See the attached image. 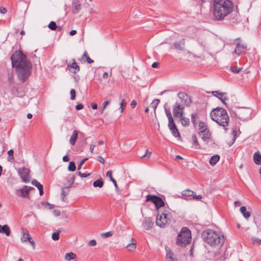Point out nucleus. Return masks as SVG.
<instances>
[{
  "label": "nucleus",
  "mask_w": 261,
  "mask_h": 261,
  "mask_svg": "<svg viewBox=\"0 0 261 261\" xmlns=\"http://www.w3.org/2000/svg\"><path fill=\"white\" fill-rule=\"evenodd\" d=\"M12 67L15 68L18 79L23 83L31 73L32 64L21 51H16L11 57Z\"/></svg>",
  "instance_id": "f257e3e1"
},
{
  "label": "nucleus",
  "mask_w": 261,
  "mask_h": 261,
  "mask_svg": "<svg viewBox=\"0 0 261 261\" xmlns=\"http://www.w3.org/2000/svg\"><path fill=\"white\" fill-rule=\"evenodd\" d=\"M233 10V3L230 0H214L212 7L213 19L216 21L225 19Z\"/></svg>",
  "instance_id": "f03ea898"
},
{
  "label": "nucleus",
  "mask_w": 261,
  "mask_h": 261,
  "mask_svg": "<svg viewBox=\"0 0 261 261\" xmlns=\"http://www.w3.org/2000/svg\"><path fill=\"white\" fill-rule=\"evenodd\" d=\"M202 237L206 243L213 247H221L224 244V236L220 233L207 229L202 233Z\"/></svg>",
  "instance_id": "7ed1b4c3"
},
{
  "label": "nucleus",
  "mask_w": 261,
  "mask_h": 261,
  "mask_svg": "<svg viewBox=\"0 0 261 261\" xmlns=\"http://www.w3.org/2000/svg\"><path fill=\"white\" fill-rule=\"evenodd\" d=\"M210 117L220 126L226 127L228 125L229 116L226 111L222 108L213 109L210 113Z\"/></svg>",
  "instance_id": "20e7f679"
},
{
  "label": "nucleus",
  "mask_w": 261,
  "mask_h": 261,
  "mask_svg": "<svg viewBox=\"0 0 261 261\" xmlns=\"http://www.w3.org/2000/svg\"><path fill=\"white\" fill-rule=\"evenodd\" d=\"M191 240V231L188 227H183L177 237L176 243L182 246L190 243Z\"/></svg>",
  "instance_id": "39448f33"
},
{
  "label": "nucleus",
  "mask_w": 261,
  "mask_h": 261,
  "mask_svg": "<svg viewBox=\"0 0 261 261\" xmlns=\"http://www.w3.org/2000/svg\"><path fill=\"white\" fill-rule=\"evenodd\" d=\"M165 112L168 120V126L172 135L175 138L180 137V133L174 121L171 111L169 109L165 108Z\"/></svg>",
  "instance_id": "423d86ee"
},
{
  "label": "nucleus",
  "mask_w": 261,
  "mask_h": 261,
  "mask_svg": "<svg viewBox=\"0 0 261 261\" xmlns=\"http://www.w3.org/2000/svg\"><path fill=\"white\" fill-rule=\"evenodd\" d=\"M240 39V38L235 39L234 44L236 45V47L233 51V53L237 54L238 56L245 54L246 50L247 49V45L245 43H241L238 42Z\"/></svg>",
  "instance_id": "0eeeda50"
},
{
  "label": "nucleus",
  "mask_w": 261,
  "mask_h": 261,
  "mask_svg": "<svg viewBox=\"0 0 261 261\" xmlns=\"http://www.w3.org/2000/svg\"><path fill=\"white\" fill-rule=\"evenodd\" d=\"M146 201H151L153 202L155 207L159 208L164 205V201L160 197L156 195H147L146 196Z\"/></svg>",
  "instance_id": "6e6552de"
},
{
  "label": "nucleus",
  "mask_w": 261,
  "mask_h": 261,
  "mask_svg": "<svg viewBox=\"0 0 261 261\" xmlns=\"http://www.w3.org/2000/svg\"><path fill=\"white\" fill-rule=\"evenodd\" d=\"M167 216V214H162L159 217L158 216L156 220V224L161 227H166L170 222V220Z\"/></svg>",
  "instance_id": "1a4fd4ad"
},
{
  "label": "nucleus",
  "mask_w": 261,
  "mask_h": 261,
  "mask_svg": "<svg viewBox=\"0 0 261 261\" xmlns=\"http://www.w3.org/2000/svg\"><path fill=\"white\" fill-rule=\"evenodd\" d=\"M251 111L248 109H241L239 110L236 116L241 120L247 119L250 115Z\"/></svg>",
  "instance_id": "9d476101"
},
{
  "label": "nucleus",
  "mask_w": 261,
  "mask_h": 261,
  "mask_svg": "<svg viewBox=\"0 0 261 261\" xmlns=\"http://www.w3.org/2000/svg\"><path fill=\"white\" fill-rule=\"evenodd\" d=\"M173 114L176 118L182 117L184 114V107L180 104L175 103L173 109Z\"/></svg>",
  "instance_id": "9b49d317"
},
{
  "label": "nucleus",
  "mask_w": 261,
  "mask_h": 261,
  "mask_svg": "<svg viewBox=\"0 0 261 261\" xmlns=\"http://www.w3.org/2000/svg\"><path fill=\"white\" fill-rule=\"evenodd\" d=\"M178 97L181 101L186 106H189L192 103L190 97L185 92H179L178 93Z\"/></svg>",
  "instance_id": "f8f14e48"
},
{
  "label": "nucleus",
  "mask_w": 261,
  "mask_h": 261,
  "mask_svg": "<svg viewBox=\"0 0 261 261\" xmlns=\"http://www.w3.org/2000/svg\"><path fill=\"white\" fill-rule=\"evenodd\" d=\"M18 174L21 179L25 182L29 181V170L25 168H19Z\"/></svg>",
  "instance_id": "ddd939ff"
},
{
  "label": "nucleus",
  "mask_w": 261,
  "mask_h": 261,
  "mask_svg": "<svg viewBox=\"0 0 261 261\" xmlns=\"http://www.w3.org/2000/svg\"><path fill=\"white\" fill-rule=\"evenodd\" d=\"M212 93L214 96L219 98L224 105H227L225 102V101L228 99V97L225 96L226 93L220 92L219 91H212Z\"/></svg>",
  "instance_id": "4468645a"
},
{
  "label": "nucleus",
  "mask_w": 261,
  "mask_h": 261,
  "mask_svg": "<svg viewBox=\"0 0 261 261\" xmlns=\"http://www.w3.org/2000/svg\"><path fill=\"white\" fill-rule=\"evenodd\" d=\"M31 189V187L24 186L22 189L16 190V194L21 197H28L29 192Z\"/></svg>",
  "instance_id": "2eb2a0df"
},
{
  "label": "nucleus",
  "mask_w": 261,
  "mask_h": 261,
  "mask_svg": "<svg viewBox=\"0 0 261 261\" xmlns=\"http://www.w3.org/2000/svg\"><path fill=\"white\" fill-rule=\"evenodd\" d=\"M165 250L166 258L167 261H178L175 255L168 246L165 247Z\"/></svg>",
  "instance_id": "dca6fc26"
},
{
  "label": "nucleus",
  "mask_w": 261,
  "mask_h": 261,
  "mask_svg": "<svg viewBox=\"0 0 261 261\" xmlns=\"http://www.w3.org/2000/svg\"><path fill=\"white\" fill-rule=\"evenodd\" d=\"M182 195L186 197L192 196L193 199L197 200L201 199L202 198L201 195H196L195 192L189 189L183 191L182 192Z\"/></svg>",
  "instance_id": "f3484780"
},
{
  "label": "nucleus",
  "mask_w": 261,
  "mask_h": 261,
  "mask_svg": "<svg viewBox=\"0 0 261 261\" xmlns=\"http://www.w3.org/2000/svg\"><path fill=\"white\" fill-rule=\"evenodd\" d=\"M72 13L73 14L78 13L82 9V5L79 0H73L71 4Z\"/></svg>",
  "instance_id": "a211bd4d"
},
{
  "label": "nucleus",
  "mask_w": 261,
  "mask_h": 261,
  "mask_svg": "<svg viewBox=\"0 0 261 261\" xmlns=\"http://www.w3.org/2000/svg\"><path fill=\"white\" fill-rule=\"evenodd\" d=\"M67 68L73 73H76L80 71V66L77 65L74 59H72V63L67 65Z\"/></svg>",
  "instance_id": "6ab92c4d"
},
{
  "label": "nucleus",
  "mask_w": 261,
  "mask_h": 261,
  "mask_svg": "<svg viewBox=\"0 0 261 261\" xmlns=\"http://www.w3.org/2000/svg\"><path fill=\"white\" fill-rule=\"evenodd\" d=\"M153 226V222L150 218L146 217L144 218L142 223V226L146 230H149L151 229Z\"/></svg>",
  "instance_id": "aec40b11"
},
{
  "label": "nucleus",
  "mask_w": 261,
  "mask_h": 261,
  "mask_svg": "<svg viewBox=\"0 0 261 261\" xmlns=\"http://www.w3.org/2000/svg\"><path fill=\"white\" fill-rule=\"evenodd\" d=\"M174 48L179 50L180 51H184L185 50V39H181L180 41L175 42L173 44Z\"/></svg>",
  "instance_id": "412c9836"
},
{
  "label": "nucleus",
  "mask_w": 261,
  "mask_h": 261,
  "mask_svg": "<svg viewBox=\"0 0 261 261\" xmlns=\"http://www.w3.org/2000/svg\"><path fill=\"white\" fill-rule=\"evenodd\" d=\"M23 235L21 238V241L22 242H25L28 241L31 244H33V241L31 237L30 236L29 231L25 229L22 228Z\"/></svg>",
  "instance_id": "4be33fe9"
},
{
  "label": "nucleus",
  "mask_w": 261,
  "mask_h": 261,
  "mask_svg": "<svg viewBox=\"0 0 261 261\" xmlns=\"http://www.w3.org/2000/svg\"><path fill=\"white\" fill-rule=\"evenodd\" d=\"M199 135L205 142H208L210 140L211 134L208 129L201 130L199 133Z\"/></svg>",
  "instance_id": "5701e85b"
},
{
  "label": "nucleus",
  "mask_w": 261,
  "mask_h": 261,
  "mask_svg": "<svg viewBox=\"0 0 261 261\" xmlns=\"http://www.w3.org/2000/svg\"><path fill=\"white\" fill-rule=\"evenodd\" d=\"M78 137V132L76 130H74L72 135L69 139V143L71 145H74L75 144L76 141Z\"/></svg>",
  "instance_id": "b1692460"
},
{
  "label": "nucleus",
  "mask_w": 261,
  "mask_h": 261,
  "mask_svg": "<svg viewBox=\"0 0 261 261\" xmlns=\"http://www.w3.org/2000/svg\"><path fill=\"white\" fill-rule=\"evenodd\" d=\"M0 233H5L7 236H10V230L9 227L5 224L4 225H0Z\"/></svg>",
  "instance_id": "393cba45"
},
{
  "label": "nucleus",
  "mask_w": 261,
  "mask_h": 261,
  "mask_svg": "<svg viewBox=\"0 0 261 261\" xmlns=\"http://www.w3.org/2000/svg\"><path fill=\"white\" fill-rule=\"evenodd\" d=\"M126 248L129 251H133L136 248V240L133 238H131V243L126 245Z\"/></svg>",
  "instance_id": "a878e982"
},
{
  "label": "nucleus",
  "mask_w": 261,
  "mask_h": 261,
  "mask_svg": "<svg viewBox=\"0 0 261 261\" xmlns=\"http://www.w3.org/2000/svg\"><path fill=\"white\" fill-rule=\"evenodd\" d=\"M253 160L256 164L258 165H261V154L259 151L254 153Z\"/></svg>",
  "instance_id": "bb28decb"
},
{
  "label": "nucleus",
  "mask_w": 261,
  "mask_h": 261,
  "mask_svg": "<svg viewBox=\"0 0 261 261\" xmlns=\"http://www.w3.org/2000/svg\"><path fill=\"white\" fill-rule=\"evenodd\" d=\"M34 186L37 188L39 191V195H42L43 194V187L42 185H41L38 181L34 179Z\"/></svg>",
  "instance_id": "cd10ccee"
},
{
  "label": "nucleus",
  "mask_w": 261,
  "mask_h": 261,
  "mask_svg": "<svg viewBox=\"0 0 261 261\" xmlns=\"http://www.w3.org/2000/svg\"><path fill=\"white\" fill-rule=\"evenodd\" d=\"M240 211L246 219L249 218L251 216V213L246 211V207L245 206L240 207Z\"/></svg>",
  "instance_id": "c85d7f7f"
},
{
  "label": "nucleus",
  "mask_w": 261,
  "mask_h": 261,
  "mask_svg": "<svg viewBox=\"0 0 261 261\" xmlns=\"http://www.w3.org/2000/svg\"><path fill=\"white\" fill-rule=\"evenodd\" d=\"M199 117L196 113H194L191 114V121L195 127L197 124V121L199 120Z\"/></svg>",
  "instance_id": "c756f323"
},
{
  "label": "nucleus",
  "mask_w": 261,
  "mask_h": 261,
  "mask_svg": "<svg viewBox=\"0 0 261 261\" xmlns=\"http://www.w3.org/2000/svg\"><path fill=\"white\" fill-rule=\"evenodd\" d=\"M220 156L218 154L213 155L209 161L210 164L211 165H215L219 160Z\"/></svg>",
  "instance_id": "7c9ffc66"
},
{
  "label": "nucleus",
  "mask_w": 261,
  "mask_h": 261,
  "mask_svg": "<svg viewBox=\"0 0 261 261\" xmlns=\"http://www.w3.org/2000/svg\"><path fill=\"white\" fill-rule=\"evenodd\" d=\"M106 176L110 178V180L113 182L115 188L117 189L118 188V185L117 184L116 180L114 179L112 177V171L111 170L108 171L107 173Z\"/></svg>",
  "instance_id": "2f4dec72"
},
{
  "label": "nucleus",
  "mask_w": 261,
  "mask_h": 261,
  "mask_svg": "<svg viewBox=\"0 0 261 261\" xmlns=\"http://www.w3.org/2000/svg\"><path fill=\"white\" fill-rule=\"evenodd\" d=\"M180 121L184 126L187 127L190 124V120L188 118L186 117H180Z\"/></svg>",
  "instance_id": "473e14b6"
},
{
  "label": "nucleus",
  "mask_w": 261,
  "mask_h": 261,
  "mask_svg": "<svg viewBox=\"0 0 261 261\" xmlns=\"http://www.w3.org/2000/svg\"><path fill=\"white\" fill-rule=\"evenodd\" d=\"M86 58V61L87 62V63L90 64V63H92L94 62V61L91 59L88 56V53L86 51H85L84 52V53L83 54L82 57H81V60L82 61V60H83L84 58Z\"/></svg>",
  "instance_id": "72a5a7b5"
},
{
  "label": "nucleus",
  "mask_w": 261,
  "mask_h": 261,
  "mask_svg": "<svg viewBox=\"0 0 261 261\" xmlns=\"http://www.w3.org/2000/svg\"><path fill=\"white\" fill-rule=\"evenodd\" d=\"M93 185L94 187L101 188L103 185V181L102 178L98 179L93 182Z\"/></svg>",
  "instance_id": "f704fd0d"
},
{
  "label": "nucleus",
  "mask_w": 261,
  "mask_h": 261,
  "mask_svg": "<svg viewBox=\"0 0 261 261\" xmlns=\"http://www.w3.org/2000/svg\"><path fill=\"white\" fill-rule=\"evenodd\" d=\"M192 140H193V144L194 145H195V147H194V148L195 149H199L200 148V145H199L198 142V140H197V137L195 135H193L192 136Z\"/></svg>",
  "instance_id": "c9c22d12"
},
{
  "label": "nucleus",
  "mask_w": 261,
  "mask_h": 261,
  "mask_svg": "<svg viewBox=\"0 0 261 261\" xmlns=\"http://www.w3.org/2000/svg\"><path fill=\"white\" fill-rule=\"evenodd\" d=\"M75 257L76 255L72 252L67 253L65 255V259L68 261L73 259Z\"/></svg>",
  "instance_id": "e433bc0d"
},
{
  "label": "nucleus",
  "mask_w": 261,
  "mask_h": 261,
  "mask_svg": "<svg viewBox=\"0 0 261 261\" xmlns=\"http://www.w3.org/2000/svg\"><path fill=\"white\" fill-rule=\"evenodd\" d=\"M69 187H64L62 190V193L61 195L62 196V200L63 201H65L64 197L67 196L68 194L69 190H68Z\"/></svg>",
  "instance_id": "4c0bfd02"
},
{
  "label": "nucleus",
  "mask_w": 261,
  "mask_h": 261,
  "mask_svg": "<svg viewBox=\"0 0 261 261\" xmlns=\"http://www.w3.org/2000/svg\"><path fill=\"white\" fill-rule=\"evenodd\" d=\"M199 129L201 131L202 130L207 129V125L204 122L199 121Z\"/></svg>",
  "instance_id": "58836bf2"
},
{
  "label": "nucleus",
  "mask_w": 261,
  "mask_h": 261,
  "mask_svg": "<svg viewBox=\"0 0 261 261\" xmlns=\"http://www.w3.org/2000/svg\"><path fill=\"white\" fill-rule=\"evenodd\" d=\"M110 100H106L103 103L102 107L100 108V112L101 114L103 113V111L106 108V107L110 103Z\"/></svg>",
  "instance_id": "ea45409f"
},
{
  "label": "nucleus",
  "mask_w": 261,
  "mask_h": 261,
  "mask_svg": "<svg viewBox=\"0 0 261 261\" xmlns=\"http://www.w3.org/2000/svg\"><path fill=\"white\" fill-rule=\"evenodd\" d=\"M48 27L49 29H50L52 31H55L56 30L57 28V25L56 23L54 21H51L48 25Z\"/></svg>",
  "instance_id": "a19ab883"
},
{
  "label": "nucleus",
  "mask_w": 261,
  "mask_h": 261,
  "mask_svg": "<svg viewBox=\"0 0 261 261\" xmlns=\"http://www.w3.org/2000/svg\"><path fill=\"white\" fill-rule=\"evenodd\" d=\"M68 170L71 171H74L76 169V166L74 162L71 161L69 163L68 166Z\"/></svg>",
  "instance_id": "79ce46f5"
},
{
  "label": "nucleus",
  "mask_w": 261,
  "mask_h": 261,
  "mask_svg": "<svg viewBox=\"0 0 261 261\" xmlns=\"http://www.w3.org/2000/svg\"><path fill=\"white\" fill-rule=\"evenodd\" d=\"M160 102V100L156 99L154 100L151 103V107L155 110Z\"/></svg>",
  "instance_id": "37998d69"
},
{
  "label": "nucleus",
  "mask_w": 261,
  "mask_h": 261,
  "mask_svg": "<svg viewBox=\"0 0 261 261\" xmlns=\"http://www.w3.org/2000/svg\"><path fill=\"white\" fill-rule=\"evenodd\" d=\"M59 231L54 232L52 234L51 238L54 241H57L59 239Z\"/></svg>",
  "instance_id": "c03bdc74"
},
{
  "label": "nucleus",
  "mask_w": 261,
  "mask_h": 261,
  "mask_svg": "<svg viewBox=\"0 0 261 261\" xmlns=\"http://www.w3.org/2000/svg\"><path fill=\"white\" fill-rule=\"evenodd\" d=\"M242 68L235 67V66H231L230 67V70L232 72H233L234 73H239L242 70Z\"/></svg>",
  "instance_id": "a18cd8bd"
},
{
  "label": "nucleus",
  "mask_w": 261,
  "mask_h": 261,
  "mask_svg": "<svg viewBox=\"0 0 261 261\" xmlns=\"http://www.w3.org/2000/svg\"><path fill=\"white\" fill-rule=\"evenodd\" d=\"M126 105V102L124 99H122L120 103V109L121 110V113H122L124 111V108Z\"/></svg>",
  "instance_id": "49530a36"
},
{
  "label": "nucleus",
  "mask_w": 261,
  "mask_h": 261,
  "mask_svg": "<svg viewBox=\"0 0 261 261\" xmlns=\"http://www.w3.org/2000/svg\"><path fill=\"white\" fill-rule=\"evenodd\" d=\"M8 154L9 155V156L8 158V160L9 161H10L11 160H14L13 157V154H14V151L13 149H11L8 151Z\"/></svg>",
  "instance_id": "de8ad7c7"
},
{
  "label": "nucleus",
  "mask_w": 261,
  "mask_h": 261,
  "mask_svg": "<svg viewBox=\"0 0 261 261\" xmlns=\"http://www.w3.org/2000/svg\"><path fill=\"white\" fill-rule=\"evenodd\" d=\"M88 160V159L87 158H85L83 160H82L79 164V165H78V167H77V169L78 170H80L82 168V166H83V165L85 163V162L86 161H87Z\"/></svg>",
  "instance_id": "09e8293b"
},
{
  "label": "nucleus",
  "mask_w": 261,
  "mask_h": 261,
  "mask_svg": "<svg viewBox=\"0 0 261 261\" xmlns=\"http://www.w3.org/2000/svg\"><path fill=\"white\" fill-rule=\"evenodd\" d=\"M70 95H71V97H70L71 99L74 100L75 97V91L74 89H72L70 91Z\"/></svg>",
  "instance_id": "8fccbe9b"
},
{
  "label": "nucleus",
  "mask_w": 261,
  "mask_h": 261,
  "mask_svg": "<svg viewBox=\"0 0 261 261\" xmlns=\"http://www.w3.org/2000/svg\"><path fill=\"white\" fill-rule=\"evenodd\" d=\"M113 232L112 231H110L105 233H103L102 234V236L105 237V238H108L109 237H111L113 235Z\"/></svg>",
  "instance_id": "3c124183"
},
{
  "label": "nucleus",
  "mask_w": 261,
  "mask_h": 261,
  "mask_svg": "<svg viewBox=\"0 0 261 261\" xmlns=\"http://www.w3.org/2000/svg\"><path fill=\"white\" fill-rule=\"evenodd\" d=\"M74 179H75V176L74 175H72L70 179L68 181L69 183V186L68 187L70 188L71 186V185L74 182Z\"/></svg>",
  "instance_id": "603ef678"
},
{
  "label": "nucleus",
  "mask_w": 261,
  "mask_h": 261,
  "mask_svg": "<svg viewBox=\"0 0 261 261\" xmlns=\"http://www.w3.org/2000/svg\"><path fill=\"white\" fill-rule=\"evenodd\" d=\"M151 154V152L149 151L147 149L146 150V153L142 156V158L147 156L148 158H149Z\"/></svg>",
  "instance_id": "864d4df0"
},
{
  "label": "nucleus",
  "mask_w": 261,
  "mask_h": 261,
  "mask_svg": "<svg viewBox=\"0 0 261 261\" xmlns=\"http://www.w3.org/2000/svg\"><path fill=\"white\" fill-rule=\"evenodd\" d=\"M79 175L81 177H87L90 175V173H82L81 172H79Z\"/></svg>",
  "instance_id": "5fc2aeb1"
},
{
  "label": "nucleus",
  "mask_w": 261,
  "mask_h": 261,
  "mask_svg": "<svg viewBox=\"0 0 261 261\" xmlns=\"http://www.w3.org/2000/svg\"><path fill=\"white\" fill-rule=\"evenodd\" d=\"M84 108V106L82 103H79L75 106V109L76 110H80L83 109Z\"/></svg>",
  "instance_id": "6e6d98bb"
},
{
  "label": "nucleus",
  "mask_w": 261,
  "mask_h": 261,
  "mask_svg": "<svg viewBox=\"0 0 261 261\" xmlns=\"http://www.w3.org/2000/svg\"><path fill=\"white\" fill-rule=\"evenodd\" d=\"M96 244V242L95 240H91L89 243V245L91 246H95Z\"/></svg>",
  "instance_id": "4d7b16f0"
},
{
  "label": "nucleus",
  "mask_w": 261,
  "mask_h": 261,
  "mask_svg": "<svg viewBox=\"0 0 261 261\" xmlns=\"http://www.w3.org/2000/svg\"><path fill=\"white\" fill-rule=\"evenodd\" d=\"M98 161L101 163V164H104L105 163V159L104 158H103L101 156H98Z\"/></svg>",
  "instance_id": "13d9d810"
},
{
  "label": "nucleus",
  "mask_w": 261,
  "mask_h": 261,
  "mask_svg": "<svg viewBox=\"0 0 261 261\" xmlns=\"http://www.w3.org/2000/svg\"><path fill=\"white\" fill-rule=\"evenodd\" d=\"M137 105V101L135 100H133L130 103V106L132 108H134Z\"/></svg>",
  "instance_id": "bf43d9fd"
},
{
  "label": "nucleus",
  "mask_w": 261,
  "mask_h": 261,
  "mask_svg": "<svg viewBox=\"0 0 261 261\" xmlns=\"http://www.w3.org/2000/svg\"><path fill=\"white\" fill-rule=\"evenodd\" d=\"M0 12L2 14H5L7 12L6 8H5L4 7H1V8H0Z\"/></svg>",
  "instance_id": "052dcab7"
},
{
  "label": "nucleus",
  "mask_w": 261,
  "mask_h": 261,
  "mask_svg": "<svg viewBox=\"0 0 261 261\" xmlns=\"http://www.w3.org/2000/svg\"><path fill=\"white\" fill-rule=\"evenodd\" d=\"M254 243H256L258 244H261V239L258 238H255L253 239Z\"/></svg>",
  "instance_id": "680f3d73"
},
{
  "label": "nucleus",
  "mask_w": 261,
  "mask_h": 261,
  "mask_svg": "<svg viewBox=\"0 0 261 261\" xmlns=\"http://www.w3.org/2000/svg\"><path fill=\"white\" fill-rule=\"evenodd\" d=\"M91 106L93 110H96L97 109V105L95 103H91Z\"/></svg>",
  "instance_id": "e2e57ef3"
},
{
  "label": "nucleus",
  "mask_w": 261,
  "mask_h": 261,
  "mask_svg": "<svg viewBox=\"0 0 261 261\" xmlns=\"http://www.w3.org/2000/svg\"><path fill=\"white\" fill-rule=\"evenodd\" d=\"M159 64H159V62H154V63L152 64L151 66H152V67H153V68H157V67H159Z\"/></svg>",
  "instance_id": "0e129e2a"
},
{
  "label": "nucleus",
  "mask_w": 261,
  "mask_h": 261,
  "mask_svg": "<svg viewBox=\"0 0 261 261\" xmlns=\"http://www.w3.org/2000/svg\"><path fill=\"white\" fill-rule=\"evenodd\" d=\"M54 214L56 216H59L60 215V212L59 210H55Z\"/></svg>",
  "instance_id": "69168bd1"
},
{
  "label": "nucleus",
  "mask_w": 261,
  "mask_h": 261,
  "mask_svg": "<svg viewBox=\"0 0 261 261\" xmlns=\"http://www.w3.org/2000/svg\"><path fill=\"white\" fill-rule=\"evenodd\" d=\"M63 161L64 162H68L69 161V158L67 155H65L63 158Z\"/></svg>",
  "instance_id": "338daca9"
},
{
  "label": "nucleus",
  "mask_w": 261,
  "mask_h": 261,
  "mask_svg": "<svg viewBox=\"0 0 261 261\" xmlns=\"http://www.w3.org/2000/svg\"><path fill=\"white\" fill-rule=\"evenodd\" d=\"M95 147V145H90V150L92 153L93 152L94 148Z\"/></svg>",
  "instance_id": "774afa93"
}]
</instances>
